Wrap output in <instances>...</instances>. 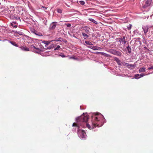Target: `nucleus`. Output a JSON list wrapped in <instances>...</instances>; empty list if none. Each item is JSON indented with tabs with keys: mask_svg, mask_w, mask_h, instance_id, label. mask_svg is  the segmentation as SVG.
<instances>
[{
	"mask_svg": "<svg viewBox=\"0 0 153 153\" xmlns=\"http://www.w3.org/2000/svg\"><path fill=\"white\" fill-rule=\"evenodd\" d=\"M97 115V116L95 117L94 118L95 123H92V126L91 127L90 125L88 124H86L87 127L89 129H92L94 128H95L97 126L99 127V125L97 124V122L100 121V119L103 118V116L100 113H98L97 114L95 115V116Z\"/></svg>",
	"mask_w": 153,
	"mask_h": 153,
	"instance_id": "1",
	"label": "nucleus"
},
{
	"mask_svg": "<svg viewBox=\"0 0 153 153\" xmlns=\"http://www.w3.org/2000/svg\"><path fill=\"white\" fill-rule=\"evenodd\" d=\"M88 119V116L82 115L76 119V121L77 122H85L86 123L87 122Z\"/></svg>",
	"mask_w": 153,
	"mask_h": 153,
	"instance_id": "2",
	"label": "nucleus"
},
{
	"mask_svg": "<svg viewBox=\"0 0 153 153\" xmlns=\"http://www.w3.org/2000/svg\"><path fill=\"white\" fill-rule=\"evenodd\" d=\"M122 43L120 42L117 40L114 42L113 44V45L116 48H120L122 49L124 47V45H122Z\"/></svg>",
	"mask_w": 153,
	"mask_h": 153,
	"instance_id": "3",
	"label": "nucleus"
},
{
	"mask_svg": "<svg viewBox=\"0 0 153 153\" xmlns=\"http://www.w3.org/2000/svg\"><path fill=\"white\" fill-rule=\"evenodd\" d=\"M116 40H118V41L120 42L122 44L125 46V44L126 43L125 37L124 36L120 38H119L116 39Z\"/></svg>",
	"mask_w": 153,
	"mask_h": 153,
	"instance_id": "4",
	"label": "nucleus"
},
{
	"mask_svg": "<svg viewBox=\"0 0 153 153\" xmlns=\"http://www.w3.org/2000/svg\"><path fill=\"white\" fill-rule=\"evenodd\" d=\"M57 25L56 22H53L50 25L49 29L50 30H53L55 29Z\"/></svg>",
	"mask_w": 153,
	"mask_h": 153,
	"instance_id": "5",
	"label": "nucleus"
},
{
	"mask_svg": "<svg viewBox=\"0 0 153 153\" xmlns=\"http://www.w3.org/2000/svg\"><path fill=\"white\" fill-rule=\"evenodd\" d=\"M152 0H147L145 3V4L143 6V7L144 8H146V7L149 6H150L151 2H152Z\"/></svg>",
	"mask_w": 153,
	"mask_h": 153,
	"instance_id": "6",
	"label": "nucleus"
},
{
	"mask_svg": "<svg viewBox=\"0 0 153 153\" xmlns=\"http://www.w3.org/2000/svg\"><path fill=\"white\" fill-rule=\"evenodd\" d=\"M142 28L144 31V33L145 35H146L148 31L149 27H148L146 26L143 27Z\"/></svg>",
	"mask_w": 153,
	"mask_h": 153,
	"instance_id": "7",
	"label": "nucleus"
},
{
	"mask_svg": "<svg viewBox=\"0 0 153 153\" xmlns=\"http://www.w3.org/2000/svg\"><path fill=\"white\" fill-rule=\"evenodd\" d=\"M10 17L12 19H16L18 20H20L19 17L18 16H16L15 15H10Z\"/></svg>",
	"mask_w": 153,
	"mask_h": 153,
	"instance_id": "8",
	"label": "nucleus"
},
{
	"mask_svg": "<svg viewBox=\"0 0 153 153\" xmlns=\"http://www.w3.org/2000/svg\"><path fill=\"white\" fill-rule=\"evenodd\" d=\"M31 48L32 49H33V51H36V50H37L38 51H40V49L37 48H36L34 45H31Z\"/></svg>",
	"mask_w": 153,
	"mask_h": 153,
	"instance_id": "9",
	"label": "nucleus"
},
{
	"mask_svg": "<svg viewBox=\"0 0 153 153\" xmlns=\"http://www.w3.org/2000/svg\"><path fill=\"white\" fill-rule=\"evenodd\" d=\"M21 49L22 50V51H29V49L27 48V47H24L23 46H21L20 47Z\"/></svg>",
	"mask_w": 153,
	"mask_h": 153,
	"instance_id": "10",
	"label": "nucleus"
},
{
	"mask_svg": "<svg viewBox=\"0 0 153 153\" xmlns=\"http://www.w3.org/2000/svg\"><path fill=\"white\" fill-rule=\"evenodd\" d=\"M80 135L81 136V137L82 138L85 137L86 134L84 131L83 130L80 131Z\"/></svg>",
	"mask_w": 153,
	"mask_h": 153,
	"instance_id": "11",
	"label": "nucleus"
},
{
	"mask_svg": "<svg viewBox=\"0 0 153 153\" xmlns=\"http://www.w3.org/2000/svg\"><path fill=\"white\" fill-rule=\"evenodd\" d=\"M89 48L94 50H98L101 49L100 47L96 46H91Z\"/></svg>",
	"mask_w": 153,
	"mask_h": 153,
	"instance_id": "12",
	"label": "nucleus"
},
{
	"mask_svg": "<svg viewBox=\"0 0 153 153\" xmlns=\"http://www.w3.org/2000/svg\"><path fill=\"white\" fill-rule=\"evenodd\" d=\"M11 25L15 28H16L18 26V24L16 22H13L11 24Z\"/></svg>",
	"mask_w": 153,
	"mask_h": 153,
	"instance_id": "13",
	"label": "nucleus"
},
{
	"mask_svg": "<svg viewBox=\"0 0 153 153\" xmlns=\"http://www.w3.org/2000/svg\"><path fill=\"white\" fill-rule=\"evenodd\" d=\"M85 27V29H84V30L86 33H88V32H90V29L89 27L87 26H85L83 28Z\"/></svg>",
	"mask_w": 153,
	"mask_h": 153,
	"instance_id": "14",
	"label": "nucleus"
},
{
	"mask_svg": "<svg viewBox=\"0 0 153 153\" xmlns=\"http://www.w3.org/2000/svg\"><path fill=\"white\" fill-rule=\"evenodd\" d=\"M114 60L116 62L118 65H121L120 61L119 58L116 57L114 58Z\"/></svg>",
	"mask_w": 153,
	"mask_h": 153,
	"instance_id": "15",
	"label": "nucleus"
},
{
	"mask_svg": "<svg viewBox=\"0 0 153 153\" xmlns=\"http://www.w3.org/2000/svg\"><path fill=\"white\" fill-rule=\"evenodd\" d=\"M82 35L84 37V39H86L87 38H88L89 37V36L87 35L86 34L84 33H82Z\"/></svg>",
	"mask_w": 153,
	"mask_h": 153,
	"instance_id": "16",
	"label": "nucleus"
},
{
	"mask_svg": "<svg viewBox=\"0 0 153 153\" xmlns=\"http://www.w3.org/2000/svg\"><path fill=\"white\" fill-rule=\"evenodd\" d=\"M127 50L128 51V53H131V49L130 47L128 46L126 47Z\"/></svg>",
	"mask_w": 153,
	"mask_h": 153,
	"instance_id": "17",
	"label": "nucleus"
},
{
	"mask_svg": "<svg viewBox=\"0 0 153 153\" xmlns=\"http://www.w3.org/2000/svg\"><path fill=\"white\" fill-rule=\"evenodd\" d=\"M122 54V53L121 52L119 51H115V55H116L118 56H121Z\"/></svg>",
	"mask_w": 153,
	"mask_h": 153,
	"instance_id": "18",
	"label": "nucleus"
},
{
	"mask_svg": "<svg viewBox=\"0 0 153 153\" xmlns=\"http://www.w3.org/2000/svg\"><path fill=\"white\" fill-rule=\"evenodd\" d=\"M85 43L86 44L88 45H93V44L91 43V42L87 41H85Z\"/></svg>",
	"mask_w": 153,
	"mask_h": 153,
	"instance_id": "19",
	"label": "nucleus"
},
{
	"mask_svg": "<svg viewBox=\"0 0 153 153\" xmlns=\"http://www.w3.org/2000/svg\"><path fill=\"white\" fill-rule=\"evenodd\" d=\"M90 21L94 23L95 24H97V22L95 21L94 19H93L90 18L88 19Z\"/></svg>",
	"mask_w": 153,
	"mask_h": 153,
	"instance_id": "20",
	"label": "nucleus"
},
{
	"mask_svg": "<svg viewBox=\"0 0 153 153\" xmlns=\"http://www.w3.org/2000/svg\"><path fill=\"white\" fill-rule=\"evenodd\" d=\"M146 68H145L143 67V68H140L139 70V71L140 72H145L146 70Z\"/></svg>",
	"mask_w": 153,
	"mask_h": 153,
	"instance_id": "21",
	"label": "nucleus"
},
{
	"mask_svg": "<svg viewBox=\"0 0 153 153\" xmlns=\"http://www.w3.org/2000/svg\"><path fill=\"white\" fill-rule=\"evenodd\" d=\"M116 51L114 50H110L109 52L111 53L115 54Z\"/></svg>",
	"mask_w": 153,
	"mask_h": 153,
	"instance_id": "22",
	"label": "nucleus"
},
{
	"mask_svg": "<svg viewBox=\"0 0 153 153\" xmlns=\"http://www.w3.org/2000/svg\"><path fill=\"white\" fill-rule=\"evenodd\" d=\"M10 43L12 45H13L14 46L16 47H18V45L17 44H16L15 42H11Z\"/></svg>",
	"mask_w": 153,
	"mask_h": 153,
	"instance_id": "23",
	"label": "nucleus"
},
{
	"mask_svg": "<svg viewBox=\"0 0 153 153\" xmlns=\"http://www.w3.org/2000/svg\"><path fill=\"white\" fill-rule=\"evenodd\" d=\"M62 39L61 37L58 38L56 39V41H62Z\"/></svg>",
	"mask_w": 153,
	"mask_h": 153,
	"instance_id": "24",
	"label": "nucleus"
},
{
	"mask_svg": "<svg viewBox=\"0 0 153 153\" xmlns=\"http://www.w3.org/2000/svg\"><path fill=\"white\" fill-rule=\"evenodd\" d=\"M144 75H145L143 74H141L140 75V77H138H138L133 78H135L136 79H139L140 77L143 76Z\"/></svg>",
	"mask_w": 153,
	"mask_h": 153,
	"instance_id": "25",
	"label": "nucleus"
},
{
	"mask_svg": "<svg viewBox=\"0 0 153 153\" xmlns=\"http://www.w3.org/2000/svg\"><path fill=\"white\" fill-rule=\"evenodd\" d=\"M60 48V47L59 45H57L56 46V48L54 49V50L56 51L57 50H59V49Z\"/></svg>",
	"mask_w": 153,
	"mask_h": 153,
	"instance_id": "26",
	"label": "nucleus"
},
{
	"mask_svg": "<svg viewBox=\"0 0 153 153\" xmlns=\"http://www.w3.org/2000/svg\"><path fill=\"white\" fill-rule=\"evenodd\" d=\"M79 3L82 5H83L85 4L84 2L82 1H80Z\"/></svg>",
	"mask_w": 153,
	"mask_h": 153,
	"instance_id": "27",
	"label": "nucleus"
},
{
	"mask_svg": "<svg viewBox=\"0 0 153 153\" xmlns=\"http://www.w3.org/2000/svg\"><path fill=\"white\" fill-rule=\"evenodd\" d=\"M100 53H101V54L102 55H104V56H107V54L105 53L100 52Z\"/></svg>",
	"mask_w": 153,
	"mask_h": 153,
	"instance_id": "28",
	"label": "nucleus"
},
{
	"mask_svg": "<svg viewBox=\"0 0 153 153\" xmlns=\"http://www.w3.org/2000/svg\"><path fill=\"white\" fill-rule=\"evenodd\" d=\"M131 27V25L129 24L127 28L128 30H130Z\"/></svg>",
	"mask_w": 153,
	"mask_h": 153,
	"instance_id": "29",
	"label": "nucleus"
},
{
	"mask_svg": "<svg viewBox=\"0 0 153 153\" xmlns=\"http://www.w3.org/2000/svg\"><path fill=\"white\" fill-rule=\"evenodd\" d=\"M62 10L60 9H59L57 10V12L59 13H62Z\"/></svg>",
	"mask_w": 153,
	"mask_h": 153,
	"instance_id": "30",
	"label": "nucleus"
},
{
	"mask_svg": "<svg viewBox=\"0 0 153 153\" xmlns=\"http://www.w3.org/2000/svg\"><path fill=\"white\" fill-rule=\"evenodd\" d=\"M72 126L73 127H77V125L75 123H74L72 125Z\"/></svg>",
	"mask_w": 153,
	"mask_h": 153,
	"instance_id": "31",
	"label": "nucleus"
},
{
	"mask_svg": "<svg viewBox=\"0 0 153 153\" xmlns=\"http://www.w3.org/2000/svg\"><path fill=\"white\" fill-rule=\"evenodd\" d=\"M148 69L149 70H150L151 69H153V66H152L151 67H149L148 68Z\"/></svg>",
	"mask_w": 153,
	"mask_h": 153,
	"instance_id": "32",
	"label": "nucleus"
},
{
	"mask_svg": "<svg viewBox=\"0 0 153 153\" xmlns=\"http://www.w3.org/2000/svg\"><path fill=\"white\" fill-rule=\"evenodd\" d=\"M59 56H61L62 57H66V56L64 54H62V55H61V54H60L59 55Z\"/></svg>",
	"mask_w": 153,
	"mask_h": 153,
	"instance_id": "33",
	"label": "nucleus"
},
{
	"mask_svg": "<svg viewBox=\"0 0 153 153\" xmlns=\"http://www.w3.org/2000/svg\"><path fill=\"white\" fill-rule=\"evenodd\" d=\"M68 27H70L71 26V25L70 24H67L66 25Z\"/></svg>",
	"mask_w": 153,
	"mask_h": 153,
	"instance_id": "34",
	"label": "nucleus"
},
{
	"mask_svg": "<svg viewBox=\"0 0 153 153\" xmlns=\"http://www.w3.org/2000/svg\"><path fill=\"white\" fill-rule=\"evenodd\" d=\"M139 76H140V74H135V75H134V76H135V77H137Z\"/></svg>",
	"mask_w": 153,
	"mask_h": 153,
	"instance_id": "35",
	"label": "nucleus"
},
{
	"mask_svg": "<svg viewBox=\"0 0 153 153\" xmlns=\"http://www.w3.org/2000/svg\"><path fill=\"white\" fill-rule=\"evenodd\" d=\"M35 33V34L36 35H39V36H42V34H41V35H39V34L38 33H37L36 32V33Z\"/></svg>",
	"mask_w": 153,
	"mask_h": 153,
	"instance_id": "36",
	"label": "nucleus"
},
{
	"mask_svg": "<svg viewBox=\"0 0 153 153\" xmlns=\"http://www.w3.org/2000/svg\"><path fill=\"white\" fill-rule=\"evenodd\" d=\"M50 42H48V41H47L46 42V43H45V44L47 45H48V44L50 43Z\"/></svg>",
	"mask_w": 153,
	"mask_h": 153,
	"instance_id": "37",
	"label": "nucleus"
},
{
	"mask_svg": "<svg viewBox=\"0 0 153 153\" xmlns=\"http://www.w3.org/2000/svg\"><path fill=\"white\" fill-rule=\"evenodd\" d=\"M125 64L126 65V66H129L130 65V64L128 63H125Z\"/></svg>",
	"mask_w": 153,
	"mask_h": 153,
	"instance_id": "38",
	"label": "nucleus"
},
{
	"mask_svg": "<svg viewBox=\"0 0 153 153\" xmlns=\"http://www.w3.org/2000/svg\"><path fill=\"white\" fill-rule=\"evenodd\" d=\"M129 66L131 67H134V65L132 64H130Z\"/></svg>",
	"mask_w": 153,
	"mask_h": 153,
	"instance_id": "39",
	"label": "nucleus"
},
{
	"mask_svg": "<svg viewBox=\"0 0 153 153\" xmlns=\"http://www.w3.org/2000/svg\"><path fill=\"white\" fill-rule=\"evenodd\" d=\"M70 59H74V57H70Z\"/></svg>",
	"mask_w": 153,
	"mask_h": 153,
	"instance_id": "40",
	"label": "nucleus"
},
{
	"mask_svg": "<svg viewBox=\"0 0 153 153\" xmlns=\"http://www.w3.org/2000/svg\"><path fill=\"white\" fill-rule=\"evenodd\" d=\"M144 48H146V47H144Z\"/></svg>",
	"mask_w": 153,
	"mask_h": 153,
	"instance_id": "41",
	"label": "nucleus"
},
{
	"mask_svg": "<svg viewBox=\"0 0 153 153\" xmlns=\"http://www.w3.org/2000/svg\"><path fill=\"white\" fill-rule=\"evenodd\" d=\"M1 4V3H0V5Z\"/></svg>",
	"mask_w": 153,
	"mask_h": 153,
	"instance_id": "42",
	"label": "nucleus"
}]
</instances>
